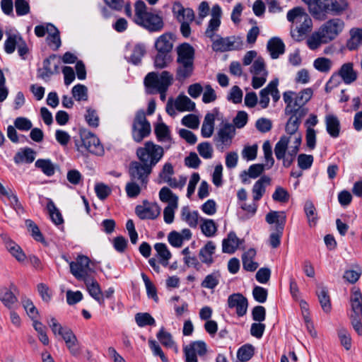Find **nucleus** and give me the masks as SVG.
I'll use <instances>...</instances> for the list:
<instances>
[{
	"label": "nucleus",
	"instance_id": "f3484780",
	"mask_svg": "<svg viewBox=\"0 0 362 362\" xmlns=\"http://www.w3.org/2000/svg\"><path fill=\"white\" fill-rule=\"evenodd\" d=\"M303 21L295 29H291V31L292 37L298 42L303 40L305 36L311 31L313 27L312 19L309 15L303 16Z\"/></svg>",
	"mask_w": 362,
	"mask_h": 362
},
{
	"label": "nucleus",
	"instance_id": "c9c22d12",
	"mask_svg": "<svg viewBox=\"0 0 362 362\" xmlns=\"http://www.w3.org/2000/svg\"><path fill=\"white\" fill-rule=\"evenodd\" d=\"M271 179L266 176H262L259 180H258L252 187V193H253V200L255 202L259 201L263 196L265 192V185H269Z\"/></svg>",
	"mask_w": 362,
	"mask_h": 362
},
{
	"label": "nucleus",
	"instance_id": "0eeeda50",
	"mask_svg": "<svg viewBox=\"0 0 362 362\" xmlns=\"http://www.w3.org/2000/svg\"><path fill=\"white\" fill-rule=\"evenodd\" d=\"M151 132V127L149 121L146 119V113L143 110L136 112L132 125V136L133 140L136 143L141 142L148 137Z\"/></svg>",
	"mask_w": 362,
	"mask_h": 362
},
{
	"label": "nucleus",
	"instance_id": "412c9836",
	"mask_svg": "<svg viewBox=\"0 0 362 362\" xmlns=\"http://www.w3.org/2000/svg\"><path fill=\"white\" fill-rule=\"evenodd\" d=\"M1 238L6 249L18 262H23L25 259V255L21 247L14 243L7 234H1Z\"/></svg>",
	"mask_w": 362,
	"mask_h": 362
},
{
	"label": "nucleus",
	"instance_id": "4d7b16f0",
	"mask_svg": "<svg viewBox=\"0 0 362 362\" xmlns=\"http://www.w3.org/2000/svg\"><path fill=\"white\" fill-rule=\"evenodd\" d=\"M220 274L213 272L208 274L201 284V286L206 288L214 289L219 283Z\"/></svg>",
	"mask_w": 362,
	"mask_h": 362
},
{
	"label": "nucleus",
	"instance_id": "a18cd8bd",
	"mask_svg": "<svg viewBox=\"0 0 362 362\" xmlns=\"http://www.w3.org/2000/svg\"><path fill=\"white\" fill-rule=\"evenodd\" d=\"M202 223L200 225V228L203 234L206 237H212L215 235L217 231V224L212 219H206L200 218Z\"/></svg>",
	"mask_w": 362,
	"mask_h": 362
},
{
	"label": "nucleus",
	"instance_id": "6e6d98bb",
	"mask_svg": "<svg viewBox=\"0 0 362 362\" xmlns=\"http://www.w3.org/2000/svg\"><path fill=\"white\" fill-rule=\"evenodd\" d=\"M85 120L90 127L97 128L99 126V117L97 111L92 107L86 108V113L84 115Z\"/></svg>",
	"mask_w": 362,
	"mask_h": 362
},
{
	"label": "nucleus",
	"instance_id": "338daca9",
	"mask_svg": "<svg viewBox=\"0 0 362 362\" xmlns=\"http://www.w3.org/2000/svg\"><path fill=\"white\" fill-rule=\"evenodd\" d=\"M265 71H267L266 70L264 60L262 57H259L254 61L250 67V72L254 75H262L264 74Z\"/></svg>",
	"mask_w": 362,
	"mask_h": 362
},
{
	"label": "nucleus",
	"instance_id": "9b49d317",
	"mask_svg": "<svg viewBox=\"0 0 362 362\" xmlns=\"http://www.w3.org/2000/svg\"><path fill=\"white\" fill-rule=\"evenodd\" d=\"M61 64L60 57L52 54L49 57L44 59L42 67L37 70V78L47 81L54 75L59 73V66Z\"/></svg>",
	"mask_w": 362,
	"mask_h": 362
},
{
	"label": "nucleus",
	"instance_id": "3c124183",
	"mask_svg": "<svg viewBox=\"0 0 362 362\" xmlns=\"http://www.w3.org/2000/svg\"><path fill=\"white\" fill-rule=\"evenodd\" d=\"M135 321L140 327L147 325L155 326L156 321L154 318L148 313H138L135 315Z\"/></svg>",
	"mask_w": 362,
	"mask_h": 362
},
{
	"label": "nucleus",
	"instance_id": "c85d7f7f",
	"mask_svg": "<svg viewBox=\"0 0 362 362\" xmlns=\"http://www.w3.org/2000/svg\"><path fill=\"white\" fill-rule=\"evenodd\" d=\"M181 219L186 222L191 228H197L200 219L199 214L197 211H190L188 206H183L180 214Z\"/></svg>",
	"mask_w": 362,
	"mask_h": 362
},
{
	"label": "nucleus",
	"instance_id": "9d476101",
	"mask_svg": "<svg viewBox=\"0 0 362 362\" xmlns=\"http://www.w3.org/2000/svg\"><path fill=\"white\" fill-rule=\"evenodd\" d=\"M153 168L139 160L129 163L128 173L132 180H137L142 186L146 187Z\"/></svg>",
	"mask_w": 362,
	"mask_h": 362
},
{
	"label": "nucleus",
	"instance_id": "aec40b11",
	"mask_svg": "<svg viewBox=\"0 0 362 362\" xmlns=\"http://www.w3.org/2000/svg\"><path fill=\"white\" fill-rule=\"evenodd\" d=\"M176 64L175 79L182 83L193 75L194 64L187 62H176Z\"/></svg>",
	"mask_w": 362,
	"mask_h": 362
},
{
	"label": "nucleus",
	"instance_id": "4c0bfd02",
	"mask_svg": "<svg viewBox=\"0 0 362 362\" xmlns=\"http://www.w3.org/2000/svg\"><path fill=\"white\" fill-rule=\"evenodd\" d=\"M159 198L162 202L168 203V205L173 206L174 207L178 206V197L167 187H163L160 189Z\"/></svg>",
	"mask_w": 362,
	"mask_h": 362
},
{
	"label": "nucleus",
	"instance_id": "20e7f679",
	"mask_svg": "<svg viewBox=\"0 0 362 362\" xmlns=\"http://www.w3.org/2000/svg\"><path fill=\"white\" fill-rule=\"evenodd\" d=\"M75 148L82 156H87L88 153L101 156L105 151L99 139L90 132L83 131L80 133L79 137L74 138Z\"/></svg>",
	"mask_w": 362,
	"mask_h": 362
},
{
	"label": "nucleus",
	"instance_id": "bb28decb",
	"mask_svg": "<svg viewBox=\"0 0 362 362\" xmlns=\"http://www.w3.org/2000/svg\"><path fill=\"white\" fill-rule=\"evenodd\" d=\"M240 240L234 231H230L222 241V251L224 253L233 254L241 244Z\"/></svg>",
	"mask_w": 362,
	"mask_h": 362
},
{
	"label": "nucleus",
	"instance_id": "603ef678",
	"mask_svg": "<svg viewBox=\"0 0 362 362\" xmlns=\"http://www.w3.org/2000/svg\"><path fill=\"white\" fill-rule=\"evenodd\" d=\"M0 300L8 308L17 301V298L15 295L9 291L7 288H2L0 289Z\"/></svg>",
	"mask_w": 362,
	"mask_h": 362
},
{
	"label": "nucleus",
	"instance_id": "37998d69",
	"mask_svg": "<svg viewBox=\"0 0 362 362\" xmlns=\"http://www.w3.org/2000/svg\"><path fill=\"white\" fill-rule=\"evenodd\" d=\"M172 60L171 52H157L154 58V66L156 69H162L166 68Z\"/></svg>",
	"mask_w": 362,
	"mask_h": 362
},
{
	"label": "nucleus",
	"instance_id": "1a4fd4ad",
	"mask_svg": "<svg viewBox=\"0 0 362 362\" xmlns=\"http://www.w3.org/2000/svg\"><path fill=\"white\" fill-rule=\"evenodd\" d=\"M90 259L83 255H78L75 261L69 262L71 274L78 281H85L93 276L95 271L90 267Z\"/></svg>",
	"mask_w": 362,
	"mask_h": 362
},
{
	"label": "nucleus",
	"instance_id": "473e14b6",
	"mask_svg": "<svg viewBox=\"0 0 362 362\" xmlns=\"http://www.w3.org/2000/svg\"><path fill=\"white\" fill-rule=\"evenodd\" d=\"M267 49L270 52L272 59H277L285 52V45L279 37H273L267 43Z\"/></svg>",
	"mask_w": 362,
	"mask_h": 362
},
{
	"label": "nucleus",
	"instance_id": "79ce46f5",
	"mask_svg": "<svg viewBox=\"0 0 362 362\" xmlns=\"http://www.w3.org/2000/svg\"><path fill=\"white\" fill-rule=\"evenodd\" d=\"M304 212L310 227L315 226L317 221V210L312 201L308 200L304 205Z\"/></svg>",
	"mask_w": 362,
	"mask_h": 362
},
{
	"label": "nucleus",
	"instance_id": "2f4dec72",
	"mask_svg": "<svg viewBox=\"0 0 362 362\" xmlns=\"http://www.w3.org/2000/svg\"><path fill=\"white\" fill-rule=\"evenodd\" d=\"M326 130L330 136L337 138L340 133V122L337 116L327 115L325 117Z\"/></svg>",
	"mask_w": 362,
	"mask_h": 362
},
{
	"label": "nucleus",
	"instance_id": "ddd939ff",
	"mask_svg": "<svg viewBox=\"0 0 362 362\" xmlns=\"http://www.w3.org/2000/svg\"><path fill=\"white\" fill-rule=\"evenodd\" d=\"M135 214L141 219H156L160 214V208L157 203H151L147 200L143 201L142 205H137Z\"/></svg>",
	"mask_w": 362,
	"mask_h": 362
},
{
	"label": "nucleus",
	"instance_id": "39448f33",
	"mask_svg": "<svg viewBox=\"0 0 362 362\" xmlns=\"http://www.w3.org/2000/svg\"><path fill=\"white\" fill-rule=\"evenodd\" d=\"M136 153L140 161L153 168L163 158L164 149L162 146L148 141L144 144V146L139 147Z\"/></svg>",
	"mask_w": 362,
	"mask_h": 362
},
{
	"label": "nucleus",
	"instance_id": "052dcab7",
	"mask_svg": "<svg viewBox=\"0 0 362 362\" xmlns=\"http://www.w3.org/2000/svg\"><path fill=\"white\" fill-rule=\"evenodd\" d=\"M314 67L320 72H328L332 66V61L325 57L317 58L313 63Z\"/></svg>",
	"mask_w": 362,
	"mask_h": 362
},
{
	"label": "nucleus",
	"instance_id": "f03ea898",
	"mask_svg": "<svg viewBox=\"0 0 362 362\" xmlns=\"http://www.w3.org/2000/svg\"><path fill=\"white\" fill-rule=\"evenodd\" d=\"M308 5L313 17L317 20L325 21L327 15L341 14L348 7L346 0H302Z\"/></svg>",
	"mask_w": 362,
	"mask_h": 362
},
{
	"label": "nucleus",
	"instance_id": "f704fd0d",
	"mask_svg": "<svg viewBox=\"0 0 362 362\" xmlns=\"http://www.w3.org/2000/svg\"><path fill=\"white\" fill-rule=\"evenodd\" d=\"M146 53V50L145 45L141 43H138L134 46L132 54L130 56L127 57L126 59L128 62L137 66L141 64L142 58Z\"/></svg>",
	"mask_w": 362,
	"mask_h": 362
},
{
	"label": "nucleus",
	"instance_id": "2eb2a0df",
	"mask_svg": "<svg viewBox=\"0 0 362 362\" xmlns=\"http://www.w3.org/2000/svg\"><path fill=\"white\" fill-rule=\"evenodd\" d=\"M139 25L146 28L151 33L160 32L164 27V22L162 16L158 13L150 11L141 21Z\"/></svg>",
	"mask_w": 362,
	"mask_h": 362
},
{
	"label": "nucleus",
	"instance_id": "5fc2aeb1",
	"mask_svg": "<svg viewBox=\"0 0 362 362\" xmlns=\"http://www.w3.org/2000/svg\"><path fill=\"white\" fill-rule=\"evenodd\" d=\"M71 93L73 97L77 101L88 100V88L82 84H77L72 88Z\"/></svg>",
	"mask_w": 362,
	"mask_h": 362
},
{
	"label": "nucleus",
	"instance_id": "f8f14e48",
	"mask_svg": "<svg viewBox=\"0 0 362 362\" xmlns=\"http://www.w3.org/2000/svg\"><path fill=\"white\" fill-rule=\"evenodd\" d=\"M185 362H198L197 354L204 356L207 352L206 344L204 341H194L184 347Z\"/></svg>",
	"mask_w": 362,
	"mask_h": 362
},
{
	"label": "nucleus",
	"instance_id": "7c9ffc66",
	"mask_svg": "<svg viewBox=\"0 0 362 362\" xmlns=\"http://www.w3.org/2000/svg\"><path fill=\"white\" fill-rule=\"evenodd\" d=\"M216 245L213 241H208L199 250V256L202 262L211 265L214 262L213 255L215 253Z\"/></svg>",
	"mask_w": 362,
	"mask_h": 362
},
{
	"label": "nucleus",
	"instance_id": "6ab92c4d",
	"mask_svg": "<svg viewBox=\"0 0 362 362\" xmlns=\"http://www.w3.org/2000/svg\"><path fill=\"white\" fill-rule=\"evenodd\" d=\"M212 40V49L215 52H224L230 50H234L238 48V46L235 45V36L222 37L218 35L217 39Z\"/></svg>",
	"mask_w": 362,
	"mask_h": 362
},
{
	"label": "nucleus",
	"instance_id": "bf43d9fd",
	"mask_svg": "<svg viewBox=\"0 0 362 362\" xmlns=\"http://www.w3.org/2000/svg\"><path fill=\"white\" fill-rule=\"evenodd\" d=\"M141 187L137 180H132L127 183L125 191L129 198H136L141 193Z\"/></svg>",
	"mask_w": 362,
	"mask_h": 362
},
{
	"label": "nucleus",
	"instance_id": "8fccbe9b",
	"mask_svg": "<svg viewBox=\"0 0 362 362\" xmlns=\"http://www.w3.org/2000/svg\"><path fill=\"white\" fill-rule=\"evenodd\" d=\"M21 35L18 34H8V37L4 43V50L7 54H12L14 52L16 46L22 40Z\"/></svg>",
	"mask_w": 362,
	"mask_h": 362
},
{
	"label": "nucleus",
	"instance_id": "c03bdc74",
	"mask_svg": "<svg viewBox=\"0 0 362 362\" xmlns=\"http://www.w3.org/2000/svg\"><path fill=\"white\" fill-rule=\"evenodd\" d=\"M154 132L157 140L160 142L170 141L171 139L170 129L163 122L158 123L155 125Z\"/></svg>",
	"mask_w": 362,
	"mask_h": 362
},
{
	"label": "nucleus",
	"instance_id": "e433bc0d",
	"mask_svg": "<svg viewBox=\"0 0 362 362\" xmlns=\"http://www.w3.org/2000/svg\"><path fill=\"white\" fill-rule=\"evenodd\" d=\"M175 108L180 112L194 111L196 108L194 102L186 95H179L175 102Z\"/></svg>",
	"mask_w": 362,
	"mask_h": 362
},
{
	"label": "nucleus",
	"instance_id": "6e6552de",
	"mask_svg": "<svg viewBox=\"0 0 362 362\" xmlns=\"http://www.w3.org/2000/svg\"><path fill=\"white\" fill-rule=\"evenodd\" d=\"M173 13L177 20L181 23L180 33L184 37H189L191 28L189 23L194 20V11L190 8H184L181 3L175 2Z\"/></svg>",
	"mask_w": 362,
	"mask_h": 362
},
{
	"label": "nucleus",
	"instance_id": "de8ad7c7",
	"mask_svg": "<svg viewBox=\"0 0 362 362\" xmlns=\"http://www.w3.org/2000/svg\"><path fill=\"white\" fill-rule=\"evenodd\" d=\"M308 15L302 7H295L287 13V20L292 23L300 24L303 21V16Z\"/></svg>",
	"mask_w": 362,
	"mask_h": 362
},
{
	"label": "nucleus",
	"instance_id": "dca6fc26",
	"mask_svg": "<svg viewBox=\"0 0 362 362\" xmlns=\"http://www.w3.org/2000/svg\"><path fill=\"white\" fill-rule=\"evenodd\" d=\"M228 305L229 308L235 309L238 317H243L247 313L248 301L242 293H235L228 296Z\"/></svg>",
	"mask_w": 362,
	"mask_h": 362
},
{
	"label": "nucleus",
	"instance_id": "ea45409f",
	"mask_svg": "<svg viewBox=\"0 0 362 362\" xmlns=\"http://www.w3.org/2000/svg\"><path fill=\"white\" fill-rule=\"evenodd\" d=\"M157 338L162 345L168 348L175 349V352L177 351V347L175 341L173 339L171 334L166 332L164 327H161L159 332L157 333Z\"/></svg>",
	"mask_w": 362,
	"mask_h": 362
},
{
	"label": "nucleus",
	"instance_id": "09e8293b",
	"mask_svg": "<svg viewBox=\"0 0 362 362\" xmlns=\"http://www.w3.org/2000/svg\"><path fill=\"white\" fill-rule=\"evenodd\" d=\"M47 209L48 210L52 221L56 225H60L64 223L62 215L59 210L57 208L52 199H49Z\"/></svg>",
	"mask_w": 362,
	"mask_h": 362
},
{
	"label": "nucleus",
	"instance_id": "a878e982",
	"mask_svg": "<svg viewBox=\"0 0 362 362\" xmlns=\"http://www.w3.org/2000/svg\"><path fill=\"white\" fill-rule=\"evenodd\" d=\"M337 74L346 84H351L357 79V72L354 69L352 62L342 64Z\"/></svg>",
	"mask_w": 362,
	"mask_h": 362
},
{
	"label": "nucleus",
	"instance_id": "4468645a",
	"mask_svg": "<svg viewBox=\"0 0 362 362\" xmlns=\"http://www.w3.org/2000/svg\"><path fill=\"white\" fill-rule=\"evenodd\" d=\"M344 26L343 21L339 18H333L327 21L321 28L322 37H325V42H329L342 31Z\"/></svg>",
	"mask_w": 362,
	"mask_h": 362
},
{
	"label": "nucleus",
	"instance_id": "58836bf2",
	"mask_svg": "<svg viewBox=\"0 0 362 362\" xmlns=\"http://www.w3.org/2000/svg\"><path fill=\"white\" fill-rule=\"evenodd\" d=\"M154 249L157 252L158 256L160 257V263L166 267L168 261L171 258L172 255L168 250L167 245L163 243H157L154 245Z\"/></svg>",
	"mask_w": 362,
	"mask_h": 362
},
{
	"label": "nucleus",
	"instance_id": "b1692460",
	"mask_svg": "<svg viewBox=\"0 0 362 362\" xmlns=\"http://www.w3.org/2000/svg\"><path fill=\"white\" fill-rule=\"evenodd\" d=\"M316 295L323 311L326 313H330L332 304L327 288L322 284H318L317 286Z\"/></svg>",
	"mask_w": 362,
	"mask_h": 362
},
{
	"label": "nucleus",
	"instance_id": "49530a36",
	"mask_svg": "<svg viewBox=\"0 0 362 362\" xmlns=\"http://www.w3.org/2000/svg\"><path fill=\"white\" fill-rule=\"evenodd\" d=\"M290 139L286 136H282L274 147V153L278 160L284 158Z\"/></svg>",
	"mask_w": 362,
	"mask_h": 362
},
{
	"label": "nucleus",
	"instance_id": "13d9d810",
	"mask_svg": "<svg viewBox=\"0 0 362 362\" xmlns=\"http://www.w3.org/2000/svg\"><path fill=\"white\" fill-rule=\"evenodd\" d=\"M33 325L35 331L38 333L40 341L44 345H47L49 344V338L46 333V327L41 322L37 320H33Z\"/></svg>",
	"mask_w": 362,
	"mask_h": 362
},
{
	"label": "nucleus",
	"instance_id": "864d4df0",
	"mask_svg": "<svg viewBox=\"0 0 362 362\" xmlns=\"http://www.w3.org/2000/svg\"><path fill=\"white\" fill-rule=\"evenodd\" d=\"M254 355V347L251 344H245L238 349L237 358L242 362L249 361Z\"/></svg>",
	"mask_w": 362,
	"mask_h": 362
},
{
	"label": "nucleus",
	"instance_id": "423d86ee",
	"mask_svg": "<svg viewBox=\"0 0 362 362\" xmlns=\"http://www.w3.org/2000/svg\"><path fill=\"white\" fill-rule=\"evenodd\" d=\"M265 220L269 224H276L275 232L269 235V245L272 247L276 248L281 244V238L286 221V214L284 211H272L266 215Z\"/></svg>",
	"mask_w": 362,
	"mask_h": 362
},
{
	"label": "nucleus",
	"instance_id": "72a5a7b5",
	"mask_svg": "<svg viewBox=\"0 0 362 362\" xmlns=\"http://www.w3.org/2000/svg\"><path fill=\"white\" fill-rule=\"evenodd\" d=\"M35 158V151L28 147L20 149L14 156L13 160L16 164L23 163H31Z\"/></svg>",
	"mask_w": 362,
	"mask_h": 362
},
{
	"label": "nucleus",
	"instance_id": "393cba45",
	"mask_svg": "<svg viewBox=\"0 0 362 362\" xmlns=\"http://www.w3.org/2000/svg\"><path fill=\"white\" fill-rule=\"evenodd\" d=\"M350 303L353 312L350 317H362V294L358 288L352 289Z\"/></svg>",
	"mask_w": 362,
	"mask_h": 362
},
{
	"label": "nucleus",
	"instance_id": "680f3d73",
	"mask_svg": "<svg viewBox=\"0 0 362 362\" xmlns=\"http://www.w3.org/2000/svg\"><path fill=\"white\" fill-rule=\"evenodd\" d=\"M325 37H322V33H321V30L318 33L313 34L312 36L308 40V46L310 49H316L321 43H327L325 42Z\"/></svg>",
	"mask_w": 362,
	"mask_h": 362
},
{
	"label": "nucleus",
	"instance_id": "5701e85b",
	"mask_svg": "<svg viewBox=\"0 0 362 362\" xmlns=\"http://www.w3.org/2000/svg\"><path fill=\"white\" fill-rule=\"evenodd\" d=\"M87 287L89 294L100 305L104 304V298H103V293L99 284L93 276L86 280L83 281Z\"/></svg>",
	"mask_w": 362,
	"mask_h": 362
},
{
	"label": "nucleus",
	"instance_id": "7ed1b4c3",
	"mask_svg": "<svg viewBox=\"0 0 362 362\" xmlns=\"http://www.w3.org/2000/svg\"><path fill=\"white\" fill-rule=\"evenodd\" d=\"M173 75L168 71H163L160 74L152 71L145 76L144 83L148 93H158L160 100L164 101L166 92L169 87L173 85Z\"/></svg>",
	"mask_w": 362,
	"mask_h": 362
},
{
	"label": "nucleus",
	"instance_id": "0e129e2a",
	"mask_svg": "<svg viewBox=\"0 0 362 362\" xmlns=\"http://www.w3.org/2000/svg\"><path fill=\"white\" fill-rule=\"evenodd\" d=\"M314 160L313 156L300 153L298 156V165L301 170H308Z\"/></svg>",
	"mask_w": 362,
	"mask_h": 362
},
{
	"label": "nucleus",
	"instance_id": "a19ab883",
	"mask_svg": "<svg viewBox=\"0 0 362 362\" xmlns=\"http://www.w3.org/2000/svg\"><path fill=\"white\" fill-rule=\"evenodd\" d=\"M35 166L40 169L41 171L48 177H51L55 173V166L49 159H37L35 161Z\"/></svg>",
	"mask_w": 362,
	"mask_h": 362
},
{
	"label": "nucleus",
	"instance_id": "a211bd4d",
	"mask_svg": "<svg viewBox=\"0 0 362 362\" xmlns=\"http://www.w3.org/2000/svg\"><path fill=\"white\" fill-rule=\"evenodd\" d=\"M176 62L194 63L195 50L189 43L184 42L179 45L176 47Z\"/></svg>",
	"mask_w": 362,
	"mask_h": 362
},
{
	"label": "nucleus",
	"instance_id": "cd10ccee",
	"mask_svg": "<svg viewBox=\"0 0 362 362\" xmlns=\"http://www.w3.org/2000/svg\"><path fill=\"white\" fill-rule=\"evenodd\" d=\"M349 35L346 47L349 51L357 50L362 45V28H353L350 30Z\"/></svg>",
	"mask_w": 362,
	"mask_h": 362
},
{
	"label": "nucleus",
	"instance_id": "4be33fe9",
	"mask_svg": "<svg viewBox=\"0 0 362 362\" xmlns=\"http://www.w3.org/2000/svg\"><path fill=\"white\" fill-rule=\"evenodd\" d=\"M234 135V127L230 123H226L218 131L217 138H215V140L221 142L222 145L228 146L231 144Z\"/></svg>",
	"mask_w": 362,
	"mask_h": 362
},
{
	"label": "nucleus",
	"instance_id": "f257e3e1",
	"mask_svg": "<svg viewBox=\"0 0 362 362\" xmlns=\"http://www.w3.org/2000/svg\"><path fill=\"white\" fill-rule=\"evenodd\" d=\"M313 90L310 88H305L296 93L293 91H286L283 93V99L286 103L285 114L290 115L285 131L288 134H296L302 122V119L308 113L305 106L311 99Z\"/></svg>",
	"mask_w": 362,
	"mask_h": 362
},
{
	"label": "nucleus",
	"instance_id": "c756f323",
	"mask_svg": "<svg viewBox=\"0 0 362 362\" xmlns=\"http://www.w3.org/2000/svg\"><path fill=\"white\" fill-rule=\"evenodd\" d=\"M172 35L166 33L158 37L155 42V48L157 52H172L173 43Z\"/></svg>",
	"mask_w": 362,
	"mask_h": 362
},
{
	"label": "nucleus",
	"instance_id": "69168bd1",
	"mask_svg": "<svg viewBox=\"0 0 362 362\" xmlns=\"http://www.w3.org/2000/svg\"><path fill=\"white\" fill-rule=\"evenodd\" d=\"M14 6L18 16H25L30 13V7L27 0H16Z\"/></svg>",
	"mask_w": 362,
	"mask_h": 362
},
{
	"label": "nucleus",
	"instance_id": "e2e57ef3",
	"mask_svg": "<svg viewBox=\"0 0 362 362\" xmlns=\"http://www.w3.org/2000/svg\"><path fill=\"white\" fill-rule=\"evenodd\" d=\"M134 6L136 23H138V22L141 21L150 11H147V6L142 0H137L135 2Z\"/></svg>",
	"mask_w": 362,
	"mask_h": 362
},
{
	"label": "nucleus",
	"instance_id": "774afa93",
	"mask_svg": "<svg viewBox=\"0 0 362 362\" xmlns=\"http://www.w3.org/2000/svg\"><path fill=\"white\" fill-rule=\"evenodd\" d=\"M262 148L266 163L264 165L267 169H269L273 166L274 163V159L272 156V151L269 141H266L264 143Z\"/></svg>",
	"mask_w": 362,
	"mask_h": 362
}]
</instances>
